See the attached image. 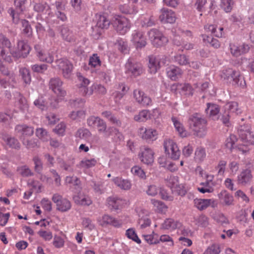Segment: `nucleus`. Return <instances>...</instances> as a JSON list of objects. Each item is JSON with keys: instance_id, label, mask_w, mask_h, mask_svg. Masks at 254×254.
<instances>
[{"instance_id": "f257e3e1", "label": "nucleus", "mask_w": 254, "mask_h": 254, "mask_svg": "<svg viewBox=\"0 0 254 254\" xmlns=\"http://www.w3.org/2000/svg\"><path fill=\"white\" fill-rule=\"evenodd\" d=\"M190 128L194 132V134L202 137L206 134V121L200 115L195 113L190 116L189 119Z\"/></svg>"}, {"instance_id": "f03ea898", "label": "nucleus", "mask_w": 254, "mask_h": 254, "mask_svg": "<svg viewBox=\"0 0 254 254\" xmlns=\"http://www.w3.org/2000/svg\"><path fill=\"white\" fill-rule=\"evenodd\" d=\"M239 141L242 142L241 145L238 146V150L244 154L249 151L248 146L254 145V134L250 130L249 127H246L241 126L239 128Z\"/></svg>"}, {"instance_id": "7ed1b4c3", "label": "nucleus", "mask_w": 254, "mask_h": 254, "mask_svg": "<svg viewBox=\"0 0 254 254\" xmlns=\"http://www.w3.org/2000/svg\"><path fill=\"white\" fill-rule=\"evenodd\" d=\"M63 82L60 78H52L49 83V88L57 96L56 103H51V106L56 108L57 104L62 101L66 95V92L63 87Z\"/></svg>"}, {"instance_id": "20e7f679", "label": "nucleus", "mask_w": 254, "mask_h": 254, "mask_svg": "<svg viewBox=\"0 0 254 254\" xmlns=\"http://www.w3.org/2000/svg\"><path fill=\"white\" fill-rule=\"evenodd\" d=\"M147 34L151 43L155 47L163 46L168 42V38L157 29H151L148 32Z\"/></svg>"}, {"instance_id": "39448f33", "label": "nucleus", "mask_w": 254, "mask_h": 254, "mask_svg": "<svg viewBox=\"0 0 254 254\" xmlns=\"http://www.w3.org/2000/svg\"><path fill=\"white\" fill-rule=\"evenodd\" d=\"M112 24L120 34L124 35L128 32L131 24L128 19L124 16L116 15L112 21Z\"/></svg>"}, {"instance_id": "423d86ee", "label": "nucleus", "mask_w": 254, "mask_h": 254, "mask_svg": "<svg viewBox=\"0 0 254 254\" xmlns=\"http://www.w3.org/2000/svg\"><path fill=\"white\" fill-rule=\"evenodd\" d=\"M165 153L173 160L179 159L181 152L177 143L172 139H166L163 142Z\"/></svg>"}, {"instance_id": "0eeeda50", "label": "nucleus", "mask_w": 254, "mask_h": 254, "mask_svg": "<svg viewBox=\"0 0 254 254\" xmlns=\"http://www.w3.org/2000/svg\"><path fill=\"white\" fill-rule=\"evenodd\" d=\"M58 68L62 71L63 76L68 79L72 74L73 70L72 64L66 58H61L55 62Z\"/></svg>"}, {"instance_id": "6e6552de", "label": "nucleus", "mask_w": 254, "mask_h": 254, "mask_svg": "<svg viewBox=\"0 0 254 254\" xmlns=\"http://www.w3.org/2000/svg\"><path fill=\"white\" fill-rule=\"evenodd\" d=\"M31 48L26 41L19 40L15 50L11 51V54L15 58H25L29 54Z\"/></svg>"}, {"instance_id": "1a4fd4ad", "label": "nucleus", "mask_w": 254, "mask_h": 254, "mask_svg": "<svg viewBox=\"0 0 254 254\" xmlns=\"http://www.w3.org/2000/svg\"><path fill=\"white\" fill-rule=\"evenodd\" d=\"M154 155V152L153 150L147 146L141 147L138 155L140 161L147 165H151L153 163Z\"/></svg>"}, {"instance_id": "9d476101", "label": "nucleus", "mask_w": 254, "mask_h": 254, "mask_svg": "<svg viewBox=\"0 0 254 254\" xmlns=\"http://www.w3.org/2000/svg\"><path fill=\"white\" fill-rule=\"evenodd\" d=\"M138 136L146 141L156 140L158 138V131L151 127H141L138 129Z\"/></svg>"}, {"instance_id": "9b49d317", "label": "nucleus", "mask_w": 254, "mask_h": 254, "mask_svg": "<svg viewBox=\"0 0 254 254\" xmlns=\"http://www.w3.org/2000/svg\"><path fill=\"white\" fill-rule=\"evenodd\" d=\"M125 72L130 75L137 76L142 72L141 64L136 62L132 59H128L125 64Z\"/></svg>"}, {"instance_id": "f8f14e48", "label": "nucleus", "mask_w": 254, "mask_h": 254, "mask_svg": "<svg viewBox=\"0 0 254 254\" xmlns=\"http://www.w3.org/2000/svg\"><path fill=\"white\" fill-rule=\"evenodd\" d=\"M26 0H14V4L16 7V12L12 8H9L8 13L12 17L13 22L17 23L19 20L18 15L22 13L25 9V3Z\"/></svg>"}, {"instance_id": "ddd939ff", "label": "nucleus", "mask_w": 254, "mask_h": 254, "mask_svg": "<svg viewBox=\"0 0 254 254\" xmlns=\"http://www.w3.org/2000/svg\"><path fill=\"white\" fill-rule=\"evenodd\" d=\"M220 76L222 78L228 82L231 83L234 85H238L239 81L240 73L239 72L232 68H228L223 70Z\"/></svg>"}, {"instance_id": "4468645a", "label": "nucleus", "mask_w": 254, "mask_h": 254, "mask_svg": "<svg viewBox=\"0 0 254 254\" xmlns=\"http://www.w3.org/2000/svg\"><path fill=\"white\" fill-rule=\"evenodd\" d=\"M52 200L56 204L57 209L61 212H66L71 207L70 202L66 198H64L59 194L56 193L53 195Z\"/></svg>"}, {"instance_id": "2eb2a0df", "label": "nucleus", "mask_w": 254, "mask_h": 254, "mask_svg": "<svg viewBox=\"0 0 254 254\" xmlns=\"http://www.w3.org/2000/svg\"><path fill=\"white\" fill-rule=\"evenodd\" d=\"M159 19L163 24H173L177 19L176 14L171 9L163 8L160 10Z\"/></svg>"}, {"instance_id": "dca6fc26", "label": "nucleus", "mask_w": 254, "mask_h": 254, "mask_svg": "<svg viewBox=\"0 0 254 254\" xmlns=\"http://www.w3.org/2000/svg\"><path fill=\"white\" fill-rule=\"evenodd\" d=\"M133 96L135 101L143 107L150 106L152 104L151 98L140 89H135L133 91Z\"/></svg>"}, {"instance_id": "f3484780", "label": "nucleus", "mask_w": 254, "mask_h": 254, "mask_svg": "<svg viewBox=\"0 0 254 254\" xmlns=\"http://www.w3.org/2000/svg\"><path fill=\"white\" fill-rule=\"evenodd\" d=\"M99 225L106 227L109 225L119 228L122 226V222L109 215L104 214L97 219Z\"/></svg>"}, {"instance_id": "a211bd4d", "label": "nucleus", "mask_w": 254, "mask_h": 254, "mask_svg": "<svg viewBox=\"0 0 254 254\" xmlns=\"http://www.w3.org/2000/svg\"><path fill=\"white\" fill-rule=\"evenodd\" d=\"M230 51L233 56L238 57L242 55L248 53L250 50L249 44L243 43L238 45L236 43H231L229 45Z\"/></svg>"}, {"instance_id": "6ab92c4d", "label": "nucleus", "mask_w": 254, "mask_h": 254, "mask_svg": "<svg viewBox=\"0 0 254 254\" xmlns=\"http://www.w3.org/2000/svg\"><path fill=\"white\" fill-rule=\"evenodd\" d=\"M130 41L137 50L145 47L147 44L146 39L143 33L138 31H133Z\"/></svg>"}, {"instance_id": "aec40b11", "label": "nucleus", "mask_w": 254, "mask_h": 254, "mask_svg": "<svg viewBox=\"0 0 254 254\" xmlns=\"http://www.w3.org/2000/svg\"><path fill=\"white\" fill-rule=\"evenodd\" d=\"M148 67L151 73H155L160 68L165 64V61L159 56H150L148 57Z\"/></svg>"}, {"instance_id": "412c9836", "label": "nucleus", "mask_w": 254, "mask_h": 254, "mask_svg": "<svg viewBox=\"0 0 254 254\" xmlns=\"http://www.w3.org/2000/svg\"><path fill=\"white\" fill-rule=\"evenodd\" d=\"M36 56L41 62L52 63L54 61V57L49 53L45 52L40 45L37 44L34 46Z\"/></svg>"}, {"instance_id": "4be33fe9", "label": "nucleus", "mask_w": 254, "mask_h": 254, "mask_svg": "<svg viewBox=\"0 0 254 254\" xmlns=\"http://www.w3.org/2000/svg\"><path fill=\"white\" fill-rule=\"evenodd\" d=\"M218 197L220 203L224 206L234 205V199L233 195L225 190H222L218 194Z\"/></svg>"}, {"instance_id": "5701e85b", "label": "nucleus", "mask_w": 254, "mask_h": 254, "mask_svg": "<svg viewBox=\"0 0 254 254\" xmlns=\"http://www.w3.org/2000/svg\"><path fill=\"white\" fill-rule=\"evenodd\" d=\"M194 205L199 210L206 209L208 206H215V201L214 199L195 198L193 200Z\"/></svg>"}, {"instance_id": "b1692460", "label": "nucleus", "mask_w": 254, "mask_h": 254, "mask_svg": "<svg viewBox=\"0 0 254 254\" xmlns=\"http://www.w3.org/2000/svg\"><path fill=\"white\" fill-rule=\"evenodd\" d=\"M0 44L2 46H0V55L4 60L8 61L9 58L6 57V51L5 48H7L11 53V51H12L11 49V43L5 36L0 35Z\"/></svg>"}, {"instance_id": "393cba45", "label": "nucleus", "mask_w": 254, "mask_h": 254, "mask_svg": "<svg viewBox=\"0 0 254 254\" xmlns=\"http://www.w3.org/2000/svg\"><path fill=\"white\" fill-rule=\"evenodd\" d=\"M107 92L105 87L98 84H93L89 88H85L83 92L84 96L91 95L94 92L99 94H105Z\"/></svg>"}, {"instance_id": "a878e982", "label": "nucleus", "mask_w": 254, "mask_h": 254, "mask_svg": "<svg viewBox=\"0 0 254 254\" xmlns=\"http://www.w3.org/2000/svg\"><path fill=\"white\" fill-rule=\"evenodd\" d=\"M15 129L17 133H21L20 136L21 140L22 137L27 138V137L32 135L34 133L33 127L25 125H17L15 127Z\"/></svg>"}, {"instance_id": "bb28decb", "label": "nucleus", "mask_w": 254, "mask_h": 254, "mask_svg": "<svg viewBox=\"0 0 254 254\" xmlns=\"http://www.w3.org/2000/svg\"><path fill=\"white\" fill-rule=\"evenodd\" d=\"M183 73L182 70L176 66L171 65L167 68L168 77L173 81H176L180 78Z\"/></svg>"}, {"instance_id": "cd10ccee", "label": "nucleus", "mask_w": 254, "mask_h": 254, "mask_svg": "<svg viewBox=\"0 0 254 254\" xmlns=\"http://www.w3.org/2000/svg\"><path fill=\"white\" fill-rule=\"evenodd\" d=\"M107 201L108 205L114 209H121L127 204L126 200L115 197H110Z\"/></svg>"}, {"instance_id": "c85d7f7f", "label": "nucleus", "mask_w": 254, "mask_h": 254, "mask_svg": "<svg viewBox=\"0 0 254 254\" xmlns=\"http://www.w3.org/2000/svg\"><path fill=\"white\" fill-rule=\"evenodd\" d=\"M253 178L252 172L249 169L243 170L238 176V182L242 185H246L251 182Z\"/></svg>"}, {"instance_id": "c756f323", "label": "nucleus", "mask_w": 254, "mask_h": 254, "mask_svg": "<svg viewBox=\"0 0 254 254\" xmlns=\"http://www.w3.org/2000/svg\"><path fill=\"white\" fill-rule=\"evenodd\" d=\"M112 180L115 185L122 190H129L131 187V184L128 180L117 177L113 178Z\"/></svg>"}, {"instance_id": "7c9ffc66", "label": "nucleus", "mask_w": 254, "mask_h": 254, "mask_svg": "<svg viewBox=\"0 0 254 254\" xmlns=\"http://www.w3.org/2000/svg\"><path fill=\"white\" fill-rule=\"evenodd\" d=\"M75 202L79 205L89 206L92 203L91 198L87 195L78 193L73 197Z\"/></svg>"}, {"instance_id": "2f4dec72", "label": "nucleus", "mask_w": 254, "mask_h": 254, "mask_svg": "<svg viewBox=\"0 0 254 254\" xmlns=\"http://www.w3.org/2000/svg\"><path fill=\"white\" fill-rule=\"evenodd\" d=\"M179 223L172 218H167L161 224L160 229L173 231L178 226Z\"/></svg>"}, {"instance_id": "473e14b6", "label": "nucleus", "mask_w": 254, "mask_h": 254, "mask_svg": "<svg viewBox=\"0 0 254 254\" xmlns=\"http://www.w3.org/2000/svg\"><path fill=\"white\" fill-rule=\"evenodd\" d=\"M115 90L113 93L112 95L114 97V100L116 102H118L124 97L127 91L125 85L123 83L120 84L118 87L116 88Z\"/></svg>"}, {"instance_id": "72a5a7b5", "label": "nucleus", "mask_w": 254, "mask_h": 254, "mask_svg": "<svg viewBox=\"0 0 254 254\" xmlns=\"http://www.w3.org/2000/svg\"><path fill=\"white\" fill-rule=\"evenodd\" d=\"M151 118L150 111L148 110H142L134 116L133 119L135 122H145Z\"/></svg>"}, {"instance_id": "f704fd0d", "label": "nucleus", "mask_w": 254, "mask_h": 254, "mask_svg": "<svg viewBox=\"0 0 254 254\" xmlns=\"http://www.w3.org/2000/svg\"><path fill=\"white\" fill-rule=\"evenodd\" d=\"M34 9L37 12L47 14L49 16H53V14L51 12L50 7L46 3H36L34 6Z\"/></svg>"}, {"instance_id": "c9c22d12", "label": "nucleus", "mask_w": 254, "mask_h": 254, "mask_svg": "<svg viewBox=\"0 0 254 254\" xmlns=\"http://www.w3.org/2000/svg\"><path fill=\"white\" fill-rule=\"evenodd\" d=\"M174 86L178 88L181 92L185 95L192 96L193 94L194 89L190 83H178L173 85V86Z\"/></svg>"}, {"instance_id": "e433bc0d", "label": "nucleus", "mask_w": 254, "mask_h": 254, "mask_svg": "<svg viewBox=\"0 0 254 254\" xmlns=\"http://www.w3.org/2000/svg\"><path fill=\"white\" fill-rule=\"evenodd\" d=\"M172 121L176 130L178 132L179 134L183 137L187 136V131L180 121L174 117L172 118Z\"/></svg>"}, {"instance_id": "4c0bfd02", "label": "nucleus", "mask_w": 254, "mask_h": 254, "mask_svg": "<svg viewBox=\"0 0 254 254\" xmlns=\"http://www.w3.org/2000/svg\"><path fill=\"white\" fill-rule=\"evenodd\" d=\"M143 213V212L138 214V224L139 228L141 230H144L150 227L151 224V220L149 216L147 215H144Z\"/></svg>"}, {"instance_id": "58836bf2", "label": "nucleus", "mask_w": 254, "mask_h": 254, "mask_svg": "<svg viewBox=\"0 0 254 254\" xmlns=\"http://www.w3.org/2000/svg\"><path fill=\"white\" fill-rule=\"evenodd\" d=\"M97 23L96 26L101 29H107L108 28L110 21L107 18L106 16L101 14H97Z\"/></svg>"}, {"instance_id": "ea45409f", "label": "nucleus", "mask_w": 254, "mask_h": 254, "mask_svg": "<svg viewBox=\"0 0 254 254\" xmlns=\"http://www.w3.org/2000/svg\"><path fill=\"white\" fill-rule=\"evenodd\" d=\"M206 156L205 149L201 146L197 147L194 152V161L197 163L203 162Z\"/></svg>"}, {"instance_id": "a19ab883", "label": "nucleus", "mask_w": 254, "mask_h": 254, "mask_svg": "<svg viewBox=\"0 0 254 254\" xmlns=\"http://www.w3.org/2000/svg\"><path fill=\"white\" fill-rule=\"evenodd\" d=\"M237 141L238 139L235 135L230 134L226 139L225 146L230 150H232L234 148H237L238 149V146L241 145V143H239V144L236 145V142Z\"/></svg>"}, {"instance_id": "79ce46f5", "label": "nucleus", "mask_w": 254, "mask_h": 254, "mask_svg": "<svg viewBox=\"0 0 254 254\" xmlns=\"http://www.w3.org/2000/svg\"><path fill=\"white\" fill-rule=\"evenodd\" d=\"M207 107L206 109V112L209 115V116L215 120L218 119L216 115L219 113L220 110L217 105L213 104H207Z\"/></svg>"}, {"instance_id": "37998d69", "label": "nucleus", "mask_w": 254, "mask_h": 254, "mask_svg": "<svg viewBox=\"0 0 254 254\" xmlns=\"http://www.w3.org/2000/svg\"><path fill=\"white\" fill-rule=\"evenodd\" d=\"M225 110H228L227 113H235L239 114L241 113V110L238 107V104L236 102H230L226 104L224 106Z\"/></svg>"}, {"instance_id": "c03bdc74", "label": "nucleus", "mask_w": 254, "mask_h": 254, "mask_svg": "<svg viewBox=\"0 0 254 254\" xmlns=\"http://www.w3.org/2000/svg\"><path fill=\"white\" fill-rule=\"evenodd\" d=\"M19 75L21 76L24 83L26 85L29 84L31 81V77L30 71L25 67H21L19 69Z\"/></svg>"}, {"instance_id": "a18cd8bd", "label": "nucleus", "mask_w": 254, "mask_h": 254, "mask_svg": "<svg viewBox=\"0 0 254 254\" xmlns=\"http://www.w3.org/2000/svg\"><path fill=\"white\" fill-rule=\"evenodd\" d=\"M204 29L207 31H210L213 33L215 36L220 38L223 36V28L220 27L217 30V27L215 25L210 24L204 26Z\"/></svg>"}, {"instance_id": "49530a36", "label": "nucleus", "mask_w": 254, "mask_h": 254, "mask_svg": "<svg viewBox=\"0 0 254 254\" xmlns=\"http://www.w3.org/2000/svg\"><path fill=\"white\" fill-rule=\"evenodd\" d=\"M151 202L153 205L155 211L156 212L162 213L167 209V206L160 200L152 199Z\"/></svg>"}, {"instance_id": "de8ad7c7", "label": "nucleus", "mask_w": 254, "mask_h": 254, "mask_svg": "<svg viewBox=\"0 0 254 254\" xmlns=\"http://www.w3.org/2000/svg\"><path fill=\"white\" fill-rule=\"evenodd\" d=\"M61 35L63 39L68 42H71L73 39V34L69 31L68 27L63 26L61 29Z\"/></svg>"}, {"instance_id": "09e8293b", "label": "nucleus", "mask_w": 254, "mask_h": 254, "mask_svg": "<svg viewBox=\"0 0 254 254\" xmlns=\"http://www.w3.org/2000/svg\"><path fill=\"white\" fill-rule=\"evenodd\" d=\"M234 5L233 0H221L220 6L226 12L231 11Z\"/></svg>"}, {"instance_id": "8fccbe9b", "label": "nucleus", "mask_w": 254, "mask_h": 254, "mask_svg": "<svg viewBox=\"0 0 254 254\" xmlns=\"http://www.w3.org/2000/svg\"><path fill=\"white\" fill-rule=\"evenodd\" d=\"M97 160L94 158L84 159L80 162V166L81 168L88 169L96 165Z\"/></svg>"}, {"instance_id": "3c124183", "label": "nucleus", "mask_w": 254, "mask_h": 254, "mask_svg": "<svg viewBox=\"0 0 254 254\" xmlns=\"http://www.w3.org/2000/svg\"><path fill=\"white\" fill-rule=\"evenodd\" d=\"M77 76L78 81L80 82L79 88H81V92L83 95L84 89L87 88V86L89 85L90 81L87 78L83 77L80 73H77Z\"/></svg>"}, {"instance_id": "603ef678", "label": "nucleus", "mask_w": 254, "mask_h": 254, "mask_svg": "<svg viewBox=\"0 0 254 254\" xmlns=\"http://www.w3.org/2000/svg\"><path fill=\"white\" fill-rule=\"evenodd\" d=\"M36 136L43 141H47L50 136L46 129L43 128H38L36 130Z\"/></svg>"}, {"instance_id": "864d4df0", "label": "nucleus", "mask_w": 254, "mask_h": 254, "mask_svg": "<svg viewBox=\"0 0 254 254\" xmlns=\"http://www.w3.org/2000/svg\"><path fill=\"white\" fill-rule=\"evenodd\" d=\"M221 252L219 244H213L205 250L203 254H219Z\"/></svg>"}, {"instance_id": "5fc2aeb1", "label": "nucleus", "mask_w": 254, "mask_h": 254, "mask_svg": "<svg viewBox=\"0 0 254 254\" xmlns=\"http://www.w3.org/2000/svg\"><path fill=\"white\" fill-rule=\"evenodd\" d=\"M34 104L41 110H46L49 107L48 102L45 101L42 96L39 97L37 99L35 100L34 102Z\"/></svg>"}, {"instance_id": "6e6d98bb", "label": "nucleus", "mask_w": 254, "mask_h": 254, "mask_svg": "<svg viewBox=\"0 0 254 254\" xmlns=\"http://www.w3.org/2000/svg\"><path fill=\"white\" fill-rule=\"evenodd\" d=\"M91 134L90 131L86 128H79L75 133V136L81 139H87Z\"/></svg>"}, {"instance_id": "4d7b16f0", "label": "nucleus", "mask_w": 254, "mask_h": 254, "mask_svg": "<svg viewBox=\"0 0 254 254\" xmlns=\"http://www.w3.org/2000/svg\"><path fill=\"white\" fill-rule=\"evenodd\" d=\"M131 173L135 176L138 177L141 179H145V173L141 167L138 166H135L131 169Z\"/></svg>"}, {"instance_id": "13d9d810", "label": "nucleus", "mask_w": 254, "mask_h": 254, "mask_svg": "<svg viewBox=\"0 0 254 254\" xmlns=\"http://www.w3.org/2000/svg\"><path fill=\"white\" fill-rule=\"evenodd\" d=\"M116 44L119 50L122 53L127 54L128 52V47L127 41L122 39H118Z\"/></svg>"}, {"instance_id": "bf43d9fd", "label": "nucleus", "mask_w": 254, "mask_h": 254, "mask_svg": "<svg viewBox=\"0 0 254 254\" xmlns=\"http://www.w3.org/2000/svg\"><path fill=\"white\" fill-rule=\"evenodd\" d=\"M156 235L155 234L154 231H152V234H143L142 237L144 238V240L145 241L146 243L148 244L152 245V244H157L159 243V241H158V239L154 238V236Z\"/></svg>"}, {"instance_id": "052dcab7", "label": "nucleus", "mask_w": 254, "mask_h": 254, "mask_svg": "<svg viewBox=\"0 0 254 254\" xmlns=\"http://www.w3.org/2000/svg\"><path fill=\"white\" fill-rule=\"evenodd\" d=\"M126 235L128 238L131 239L136 243L140 244L141 240L138 237L135 231L133 229H128L126 231Z\"/></svg>"}, {"instance_id": "680f3d73", "label": "nucleus", "mask_w": 254, "mask_h": 254, "mask_svg": "<svg viewBox=\"0 0 254 254\" xmlns=\"http://www.w3.org/2000/svg\"><path fill=\"white\" fill-rule=\"evenodd\" d=\"M64 243L65 241L64 238L58 235L54 236L53 245L56 248L60 249L64 247Z\"/></svg>"}, {"instance_id": "e2e57ef3", "label": "nucleus", "mask_w": 254, "mask_h": 254, "mask_svg": "<svg viewBox=\"0 0 254 254\" xmlns=\"http://www.w3.org/2000/svg\"><path fill=\"white\" fill-rule=\"evenodd\" d=\"M160 189L155 185H150L147 186L145 192L148 195L155 196L158 194Z\"/></svg>"}, {"instance_id": "0e129e2a", "label": "nucleus", "mask_w": 254, "mask_h": 254, "mask_svg": "<svg viewBox=\"0 0 254 254\" xmlns=\"http://www.w3.org/2000/svg\"><path fill=\"white\" fill-rule=\"evenodd\" d=\"M66 126L65 123L62 122L58 124L54 129V131L60 136H64L65 134Z\"/></svg>"}, {"instance_id": "69168bd1", "label": "nucleus", "mask_w": 254, "mask_h": 254, "mask_svg": "<svg viewBox=\"0 0 254 254\" xmlns=\"http://www.w3.org/2000/svg\"><path fill=\"white\" fill-rule=\"evenodd\" d=\"M227 161L225 160L219 161L216 169L217 170L218 175L223 176L226 171Z\"/></svg>"}, {"instance_id": "338daca9", "label": "nucleus", "mask_w": 254, "mask_h": 254, "mask_svg": "<svg viewBox=\"0 0 254 254\" xmlns=\"http://www.w3.org/2000/svg\"><path fill=\"white\" fill-rule=\"evenodd\" d=\"M166 181L167 186L171 189L179 183V178L177 176L171 175L167 177Z\"/></svg>"}, {"instance_id": "774afa93", "label": "nucleus", "mask_w": 254, "mask_h": 254, "mask_svg": "<svg viewBox=\"0 0 254 254\" xmlns=\"http://www.w3.org/2000/svg\"><path fill=\"white\" fill-rule=\"evenodd\" d=\"M101 61L97 54H94L90 57L89 61V64L93 67H96L101 65Z\"/></svg>"}]
</instances>
